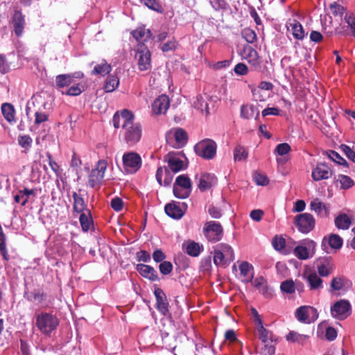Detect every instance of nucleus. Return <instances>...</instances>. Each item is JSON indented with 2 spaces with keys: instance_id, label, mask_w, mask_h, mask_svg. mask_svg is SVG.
<instances>
[{
  "instance_id": "1a4fd4ad",
  "label": "nucleus",
  "mask_w": 355,
  "mask_h": 355,
  "mask_svg": "<svg viewBox=\"0 0 355 355\" xmlns=\"http://www.w3.org/2000/svg\"><path fill=\"white\" fill-rule=\"evenodd\" d=\"M142 135L141 125L139 123H132L131 125L123 130L124 141L129 146H132L141 139Z\"/></svg>"
},
{
  "instance_id": "393cba45",
  "label": "nucleus",
  "mask_w": 355,
  "mask_h": 355,
  "mask_svg": "<svg viewBox=\"0 0 355 355\" xmlns=\"http://www.w3.org/2000/svg\"><path fill=\"white\" fill-rule=\"evenodd\" d=\"M241 279L244 283L252 282L254 277L253 267L247 261H243L239 265Z\"/></svg>"
},
{
  "instance_id": "cd10ccee",
  "label": "nucleus",
  "mask_w": 355,
  "mask_h": 355,
  "mask_svg": "<svg viewBox=\"0 0 355 355\" xmlns=\"http://www.w3.org/2000/svg\"><path fill=\"white\" fill-rule=\"evenodd\" d=\"M1 111L4 119L10 124L16 123L15 110L10 103H4L1 106Z\"/></svg>"
},
{
  "instance_id": "aec40b11",
  "label": "nucleus",
  "mask_w": 355,
  "mask_h": 355,
  "mask_svg": "<svg viewBox=\"0 0 355 355\" xmlns=\"http://www.w3.org/2000/svg\"><path fill=\"white\" fill-rule=\"evenodd\" d=\"M187 209L185 203L177 204L175 202L167 204L165 206L164 210L166 214L171 218L175 219L181 218Z\"/></svg>"
},
{
  "instance_id": "f257e3e1",
  "label": "nucleus",
  "mask_w": 355,
  "mask_h": 355,
  "mask_svg": "<svg viewBox=\"0 0 355 355\" xmlns=\"http://www.w3.org/2000/svg\"><path fill=\"white\" fill-rule=\"evenodd\" d=\"M234 259V250L230 245L221 243L214 248V263L216 266H225Z\"/></svg>"
},
{
  "instance_id": "f3484780",
  "label": "nucleus",
  "mask_w": 355,
  "mask_h": 355,
  "mask_svg": "<svg viewBox=\"0 0 355 355\" xmlns=\"http://www.w3.org/2000/svg\"><path fill=\"white\" fill-rule=\"evenodd\" d=\"M302 277L308 282L311 290H318L323 287V281L315 270L306 268L304 271Z\"/></svg>"
},
{
  "instance_id": "6e6d98bb",
  "label": "nucleus",
  "mask_w": 355,
  "mask_h": 355,
  "mask_svg": "<svg viewBox=\"0 0 355 355\" xmlns=\"http://www.w3.org/2000/svg\"><path fill=\"white\" fill-rule=\"evenodd\" d=\"M259 338L263 343H266L270 339V332L266 329L263 324L257 326Z\"/></svg>"
},
{
  "instance_id": "dca6fc26",
  "label": "nucleus",
  "mask_w": 355,
  "mask_h": 355,
  "mask_svg": "<svg viewBox=\"0 0 355 355\" xmlns=\"http://www.w3.org/2000/svg\"><path fill=\"white\" fill-rule=\"evenodd\" d=\"M332 175L333 171L327 164L319 163L313 168L311 177L314 181H320L331 178Z\"/></svg>"
},
{
  "instance_id": "a211bd4d",
  "label": "nucleus",
  "mask_w": 355,
  "mask_h": 355,
  "mask_svg": "<svg viewBox=\"0 0 355 355\" xmlns=\"http://www.w3.org/2000/svg\"><path fill=\"white\" fill-rule=\"evenodd\" d=\"M83 76L84 74L81 71L58 75L55 77V85L59 88H63L70 85L75 79H81Z\"/></svg>"
},
{
  "instance_id": "5fc2aeb1",
  "label": "nucleus",
  "mask_w": 355,
  "mask_h": 355,
  "mask_svg": "<svg viewBox=\"0 0 355 355\" xmlns=\"http://www.w3.org/2000/svg\"><path fill=\"white\" fill-rule=\"evenodd\" d=\"M79 220L83 230L84 232L88 231L91 225V218L89 216L85 213H82L80 216Z\"/></svg>"
},
{
  "instance_id": "4468645a",
  "label": "nucleus",
  "mask_w": 355,
  "mask_h": 355,
  "mask_svg": "<svg viewBox=\"0 0 355 355\" xmlns=\"http://www.w3.org/2000/svg\"><path fill=\"white\" fill-rule=\"evenodd\" d=\"M351 313V305L347 300H340L331 307V315L337 319H345Z\"/></svg>"
},
{
  "instance_id": "bf43d9fd",
  "label": "nucleus",
  "mask_w": 355,
  "mask_h": 355,
  "mask_svg": "<svg viewBox=\"0 0 355 355\" xmlns=\"http://www.w3.org/2000/svg\"><path fill=\"white\" fill-rule=\"evenodd\" d=\"M140 2L141 4L153 10L159 11L161 9L160 5L155 0H140Z\"/></svg>"
},
{
  "instance_id": "20e7f679",
  "label": "nucleus",
  "mask_w": 355,
  "mask_h": 355,
  "mask_svg": "<svg viewBox=\"0 0 355 355\" xmlns=\"http://www.w3.org/2000/svg\"><path fill=\"white\" fill-rule=\"evenodd\" d=\"M164 160L174 173L184 170L188 166L187 158L182 152H170L165 155Z\"/></svg>"
},
{
  "instance_id": "09e8293b",
  "label": "nucleus",
  "mask_w": 355,
  "mask_h": 355,
  "mask_svg": "<svg viewBox=\"0 0 355 355\" xmlns=\"http://www.w3.org/2000/svg\"><path fill=\"white\" fill-rule=\"evenodd\" d=\"M281 290L286 293H293L295 291L294 282L291 279L286 280L281 284Z\"/></svg>"
},
{
  "instance_id": "39448f33",
  "label": "nucleus",
  "mask_w": 355,
  "mask_h": 355,
  "mask_svg": "<svg viewBox=\"0 0 355 355\" xmlns=\"http://www.w3.org/2000/svg\"><path fill=\"white\" fill-rule=\"evenodd\" d=\"M135 58L140 71H148L151 68V53L144 44H138L135 49Z\"/></svg>"
},
{
  "instance_id": "2eb2a0df",
  "label": "nucleus",
  "mask_w": 355,
  "mask_h": 355,
  "mask_svg": "<svg viewBox=\"0 0 355 355\" xmlns=\"http://www.w3.org/2000/svg\"><path fill=\"white\" fill-rule=\"evenodd\" d=\"M315 247V242L306 241L303 244L296 246L293 253L298 259L305 260L313 256Z\"/></svg>"
},
{
  "instance_id": "052dcab7",
  "label": "nucleus",
  "mask_w": 355,
  "mask_h": 355,
  "mask_svg": "<svg viewBox=\"0 0 355 355\" xmlns=\"http://www.w3.org/2000/svg\"><path fill=\"white\" fill-rule=\"evenodd\" d=\"M32 139L28 135L19 136L18 138L19 144L24 148H29L31 146Z\"/></svg>"
},
{
  "instance_id": "473e14b6",
  "label": "nucleus",
  "mask_w": 355,
  "mask_h": 355,
  "mask_svg": "<svg viewBox=\"0 0 355 355\" xmlns=\"http://www.w3.org/2000/svg\"><path fill=\"white\" fill-rule=\"evenodd\" d=\"M335 225L338 229L347 230L352 225V218L346 214H341L335 218Z\"/></svg>"
},
{
  "instance_id": "e2e57ef3",
  "label": "nucleus",
  "mask_w": 355,
  "mask_h": 355,
  "mask_svg": "<svg viewBox=\"0 0 355 355\" xmlns=\"http://www.w3.org/2000/svg\"><path fill=\"white\" fill-rule=\"evenodd\" d=\"M159 271L162 274L168 275L173 270V265L170 261H162L159 266Z\"/></svg>"
},
{
  "instance_id": "0e129e2a",
  "label": "nucleus",
  "mask_w": 355,
  "mask_h": 355,
  "mask_svg": "<svg viewBox=\"0 0 355 355\" xmlns=\"http://www.w3.org/2000/svg\"><path fill=\"white\" fill-rule=\"evenodd\" d=\"M290 150L291 147L287 143L279 144L275 148V151L279 155H286Z\"/></svg>"
},
{
  "instance_id": "4be33fe9",
  "label": "nucleus",
  "mask_w": 355,
  "mask_h": 355,
  "mask_svg": "<svg viewBox=\"0 0 355 355\" xmlns=\"http://www.w3.org/2000/svg\"><path fill=\"white\" fill-rule=\"evenodd\" d=\"M310 209L318 216L322 218L327 217L329 214V206L324 204L317 198L311 202Z\"/></svg>"
},
{
  "instance_id": "3c124183",
  "label": "nucleus",
  "mask_w": 355,
  "mask_h": 355,
  "mask_svg": "<svg viewBox=\"0 0 355 355\" xmlns=\"http://www.w3.org/2000/svg\"><path fill=\"white\" fill-rule=\"evenodd\" d=\"M285 239L282 236H275L272 241L273 248L277 251H282L285 248Z\"/></svg>"
},
{
  "instance_id": "de8ad7c7",
  "label": "nucleus",
  "mask_w": 355,
  "mask_h": 355,
  "mask_svg": "<svg viewBox=\"0 0 355 355\" xmlns=\"http://www.w3.org/2000/svg\"><path fill=\"white\" fill-rule=\"evenodd\" d=\"M173 194L174 196L180 199L187 198L189 196L191 189H187L183 187H178L175 184H173Z\"/></svg>"
},
{
  "instance_id": "338daca9",
  "label": "nucleus",
  "mask_w": 355,
  "mask_h": 355,
  "mask_svg": "<svg viewBox=\"0 0 355 355\" xmlns=\"http://www.w3.org/2000/svg\"><path fill=\"white\" fill-rule=\"evenodd\" d=\"M330 9L334 15H343L345 11L343 6L336 3L331 4Z\"/></svg>"
},
{
  "instance_id": "9d476101",
  "label": "nucleus",
  "mask_w": 355,
  "mask_h": 355,
  "mask_svg": "<svg viewBox=\"0 0 355 355\" xmlns=\"http://www.w3.org/2000/svg\"><path fill=\"white\" fill-rule=\"evenodd\" d=\"M107 167V163L105 160L101 159L97 162L95 168L92 170L89 175L88 182L92 187L94 188L101 184L104 178Z\"/></svg>"
},
{
  "instance_id": "6e6552de",
  "label": "nucleus",
  "mask_w": 355,
  "mask_h": 355,
  "mask_svg": "<svg viewBox=\"0 0 355 355\" xmlns=\"http://www.w3.org/2000/svg\"><path fill=\"white\" fill-rule=\"evenodd\" d=\"M297 320L302 323L310 324L318 318L317 309L311 306H302L295 313Z\"/></svg>"
},
{
  "instance_id": "69168bd1",
  "label": "nucleus",
  "mask_w": 355,
  "mask_h": 355,
  "mask_svg": "<svg viewBox=\"0 0 355 355\" xmlns=\"http://www.w3.org/2000/svg\"><path fill=\"white\" fill-rule=\"evenodd\" d=\"M110 205L116 211H120L123 209V202L120 198L116 197L111 200Z\"/></svg>"
},
{
  "instance_id": "49530a36",
  "label": "nucleus",
  "mask_w": 355,
  "mask_h": 355,
  "mask_svg": "<svg viewBox=\"0 0 355 355\" xmlns=\"http://www.w3.org/2000/svg\"><path fill=\"white\" fill-rule=\"evenodd\" d=\"M336 181L340 182V187L343 189H348L354 185L352 179L345 175H338Z\"/></svg>"
},
{
  "instance_id": "bb28decb",
  "label": "nucleus",
  "mask_w": 355,
  "mask_h": 355,
  "mask_svg": "<svg viewBox=\"0 0 355 355\" xmlns=\"http://www.w3.org/2000/svg\"><path fill=\"white\" fill-rule=\"evenodd\" d=\"M137 270L139 274L151 281H156L158 279L157 271L151 266L145 264H137Z\"/></svg>"
},
{
  "instance_id": "c756f323",
  "label": "nucleus",
  "mask_w": 355,
  "mask_h": 355,
  "mask_svg": "<svg viewBox=\"0 0 355 355\" xmlns=\"http://www.w3.org/2000/svg\"><path fill=\"white\" fill-rule=\"evenodd\" d=\"M349 286V281L342 277H334L330 284V292L343 291Z\"/></svg>"
},
{
  "instance_id": "c03bdc74",
  "label": "nucleus",
  "mask_w": 355,
  "mask_h": 355,
  "mask_svg": "<svg viewBox=\"0 0 355 355\" xmlns=\"http://www.w3.org/2000/svg\"><path fill=\"white\" fill-rule=\"evenodd\" d=\"M248 153L243 146H236L234 150V159L235 162H241L245 160Z\"/></svg>"
},
{
  "instance_id": "6ab92c4d",
  "label": "nucleus",
  "mask_w": 355,
  "mask_h": 355,
  "mask_svg": "<svg viewBox=\"0 0 355 355\" xmlns=\"http://www.w3.org/2000/svg\"><path fill=\"white\" fill-rule=\"evenodd\" d=\"M170 106V101L166 95L159 96L152 104V112L154 114H165Z\"/></svg>"
},
{
  "instance_id": "f03ea898",
  "label": "nucleus",
  "mask_w": 355,
  "mask_h": 355,
  "mask_svg": "<svg viewBox=\"0 0 355 355\" xmlns=\"http://www.w3.org/2000/svg\"><path fill=\"white\" fill-rule=\"evenodd\" d=\"M58 324V318L51 313L42 312L35 316V325L43 334L50 335Z\"/></svg>"
},
{
  "instance_id": "c9c22d12",
  "label": "nucleus",
  "mask_w": 355,
  "mask_h": 355,
  "mask_svg": "<svg viewBox=\"0 0 355 355\" xmlns=\"http://www.w3.org/2000/svg\"><path fill=\"white\" fill-rule=\"evenodd\" d=\"M72 197L73 199V209L77 213L83 212L85 208L86 205L81 195L76 192H73Z\"/></svg>"
},
{
  "instance_id": "412c9836",
  "label": "nucleus",
  "mask_w": 355,
  "mask_h": 355,
  "mask_svg": "<svg viewBox=\"0 0 355 355\" xmlns=\"http://www.w3.org/2000/svg\"><path fill=\"white\" fill-rule=\"evenodd\" d=\"M154 295L156 298V306L157 310L164 315H166L168 313V303L166 296L163 291L157 288L154 291Z\"/></svg>"
},
{
  "instance_id": "9b49d317",
  "label": "nucleus",
  "mask_w": 355,
  "mask_h": 355,
  "mask_svg": "<svg viewBox=\"0 0 355 355\" xmlns=\"http://www.w3.org/2000/svg\"><path fill=\"white\" fill-rule=\"evenodd\" d=\"M205 237L210 242H217L223 237V228L220 224L216 221H209L203 227Z\"/></svg>"
},
{
  "instance_id": "a18cd8bd",
  "label": "nucleus",
  "mask_w": 355,
  "mask_h": 355,
  "mask_svg": "<svg viewBox=\"0 0 355 355\" xmlns=\"http://www.w3.org/2000/svg\"><path fill=\"white\" fill-rule=\"evenodd\" d=\"M174 184L187 189H191V182L187 175H180L178 176Z\"/></svg>"
},
{
  "instance_id": "ea45409f",
  "label": "nucleus",
  "mask_w": 355,
  "mask_h": 355,
  "mask_svg": "<svg viewBox=\"0 0 355 355\" xmlns=\"http://www.w3.org/2000/svg\"><path fill=\"white\" fill-rule=\"evenodd\" d=\"M245 53H247L245 59L252 65L257 67L259 64V56L257 51L252 47H248L245 49Z\"/></svg>"
},
{
  "instance_id": "4c0bfd02",
  "label": "nucleus",
  "mask_w": 355,
  "mask_h": 355,
  "mask_svg": "<svg viewBox=\"0 0 355 355\" xmlns=\"http://www.w3.org/2000/svg\"><path fill=\"white\" fill-rule=\"evenodd\" d=\"M119 85V79L116 75L109 76L105 81L104 89L106 92L114 91Z\"/></svg>"
},
{
  "instance_id": "13d9d810",
  "label": "nucleus",
  "mask_w": 355,
  "mask_h": 355,
  "mask_svg": "<svg viewBox=\"0 0 355 355\" xmlns=\"http://www.w3.org/2000/svg\"><path fill=\"white\" fill-rule=\"evenodd\" d=\"M345 21L351 28L354 37H355V17L352 13H346L344 17Z\"/></svg>"
},
{
  "instance_id": "864d4df0",
  "label": "nucleus",
  "mask_w": 355,
  "mask_h": 355,
  "mask_svg": "<svg viewBox=\"0 0 355 355\" xmlns=\"http://www.w3.org/2000/svg\"><path fill=\"white\" fill-rule=\"evenodd\" d=\"M83 86L80 84L71 86L65 92H62V94L76 96L80 95L83 92Z\"/></svg>"
},
{
  "instance_id": "603ef678",
  "label": "nucleus",
  "mask_w": 355,
  "mask_h": 355,
  "mask_svg": "<svg viewBox=\"0 0 355 355\" xmlns=\"http://www.w3.org/2000/svg\"><path fill=\"white\" fill-rule=\"evenodd\" d=\"M242 36L248 43H253L257 40L256 33L250 28L243 29Z\"/></svg>"
},
{
  "instance_id": "58836bf2",
  "label": "nucleus",
  "mask_w": 355,
  "mask_h": 355,
  "mask_svg": "<svg viewBox=\"0 0 355 355\" xmlns=\"http://www.w3.org/2000/svg\"><path fill=\"white\" fill-rule=\"evenodd\" d=\"M309 336L300 334L295 331H291L287 336L286 339L289 342L297 343L300 345H304L309 339Z\"/></svg>"
},
{
  "instance_id": "423d86ee",
  "label": "nucleus",
  "mask_w": 355,
  "mask_h": 355,
  "mask_svg": "<svg viewBox=\"0 0 355 355\" xmlns=\"http://www.w3.org/2000/svg\"><path fill=\"white\" fill-rule=\"evenodd\" d=\"M167 144L175 148L184 146L187 141V132L182 128H174L166 134Z\"/></svg>"
},
{
  "instance_id": "8fccbe9b",
  "label": "nucleus",
  "mask_w": 355,
  "mask_h": 355,
  "mask_svg": "<svg viewBox=\"0 0 355 355\" xmlns=\"http://www.w3.org/2000/svg\"><path fill=\"white\" fill-rule=\"evenodd\" d=\"M253 180L257 185L266 186L268 184V178L263 173L254 172L253 173Z\"/></svg>"
},
{
  "instance_id": "774afa93",
  "label": "nucleus",
  "mask_w": 355,
  "mask_h": 355,
  "mask_svg": "<svg viewBox=\"0 0 355 355\" xmlns=\"http://www.w3.org/2000/svg\"><path fill=\"white\" fill-rule=\"evenodd\" d=\"M342 149L347 157L355 163V152L347 145H342Z\"/></svg>"
},
{
  "instance_id": "a878e982",
  "label": "nucleus",
  "mask_w": 355,
  "mask_h": 355,
  "mask_svg": "<svg viewBox=\"0 0 355 355\" xmlns=\"http://www.w3.org/2000/svg\"><path fill=\"white\" fill-rule=\"evenodd\" d=\"M241 117L244 119H251L254 118L257 119L259 116V110L258 107L252 104H245L241 107Z\"/></svg>"
},
{
  "instance_id": "37998d69",
  "label": "nucleus",
  "mask_w": 355,
  "mask_h": 355,
  "mask_svg": "<svg viewBox=\"0 0 355 355\" xmlns=\"http://www.w3.org/2000/svg\"><path fill=\"white\" fill-rule=\"evenodd\" d=\"M6 235L4 234L3 230L0 226V252L3 259L5 261H8L10 259V256L6 248Z\"/></svg>"
},
{
  "instance_id": "f8f14e48",
  "label": "nucleus",
  "mask_w": 355,
  "mask_h": 355,
  "mask_svg": "<svg viewBox=\"0 0 355 355\" xmlns=\"http://www.w3.org/2000/svg\"><path fill=\"white\" fill-rule=\"evenodd\" d=\"M295 223L300 232L309 233L313 229L315 221L311 214L304 213L295 216Z\"/></svg>"
},
{
  "instance_id": "4d7b16f0",
  "label": "nucleus",
  "mask_w": 355,
  "mask_h": 355,
  "mask_svg": "<svg viewBox=\"0 0 355 355\" xmlns=\"http://www.w3.org/2000/svg\"><path fill=\"white\" fill-rule=\"evenodd\" d=\"M35 125H40L49 119V116L42 111H37L35 114Z\"/></svg>"
},
{
  "instance_id": "79ce46f5",
  "label": "nucleus",
  "mask_w": 355,
  "mask_h": 355,
  "mask_svg": "<svg viewBox=\"0 0 355 355\" xmlns=\"http://www.w3.org/2000/svg\"><path fill=\"white\" fill-rule=\"evenodd\" d=\"M111 66L109 64H107L105 60H103L101 64H96L94 67L92 73L105 76L106 74H108L111 71Z\"/></svg>"
},
{
  "instance_id": "72a5a7b5",
  "label": "nucleus",
  "mask_w": 355,
  "mask_h": 355,
  "mask_svg": "<svg viewBox=\"0 0 355 355\" xmlns=\"http://www.w3.org/2000/svg\"><path fill=\"white\" fill-rule=\"evenodd\" d=\"M193 107L200 110L202 114H209V105L206 99L201 95L197 96L193 103Z\"/></svg>"
},
{
  "instance_id": "5701e85b",
  "label": "nucleus",
  "mask_w": 355,
  "mask_h": 355,
  "mask_svg": "<svg viewBox=\"0 0 355 355\" xmlns=\"http://www.w3.org/2000/svg\"><path fill=\"white\" fill-rule=\"evenodd\" d=\"M12 23L14 27V31L17 36L20 37L23 34L25 19L24 16L19 10H15L12 19Z\"/></svg>"
},
{
  "instance_id": "0eeeda50",
  "label": "nucleus",
  "mask_w": 355,
  "mask_h": 355,
  "mask_svg": "<svg viewBox=\"0 0 355 355\" xmlns=\"http://www.w3.org/2000/svg\"><path fill=\"white\" fill-rule=\"evenodd\" d=\"M123 167L128 173L137 172L141 166V159L139 154L135 152H128L123 154L122 157Z\"/></svg>"
},
{
  "instance_id": "ddd939ff",
  "label": "nucleus",
  "mask_w": 355,
  "mask_h": 355,
  "mask_svg": "<svg viewBox=\"0 0 355 355\" xmlns=\"http://www.w3.org/2000/svg\"><path fill=\"white\" fill-rule=\"evenodd\" d=\"M134 122V115L128 110H123L120 113L117 112L113 116L114 127L115 128H121L123 130Z\"/></svg>"
},
{
  "instance_id": "e433bc0d",
  "label": "nucleus",
  "mask_w": 355,
  "mask_h": 355,
  "mask_svg": "<svg viewBox=\"0 0 355 355\" xmlns=\"http://www.w3.org/2000/svg\"><path fill=\"white\" fill-rule=\"evenodd\" d=\"M33 193V190L24 189L19 190L15 196L14 199L15 202L21 203V205H25L28 201L29 196Z\"/></svg>"
},
{
  "instance_id": "a19ab883",
  "label": "nucleus",
  "mask_w": 355,
  "mask_h": 355,
  "mask_svg": "<svg viewBox=\"0 0 355 355\" xmlns=\"http://www.w3.org/2000/svg\"><path fill=\"white\" fill-rule=\"evenodd\" d=\"M291 27L292 34L297 40H302L304 37V31L302 26L297 21H294L290 24Z\"/></svg>"
},
{
  "instance_id": "b1692460",
  "label": "nucleus",
  "mask_w": 355,
  "mask_h": 355,
  "mask_svg": "<svg viewBox=\"0 0 355 355\" xmlns=\"http://www.w3.org/2000/svg\"><path fill=\"white\" fill-rule=\"evenodd\" d=\"M334 270V265L329 258L320 259L317 263V270L320 276L327 277Z\"/></svg>"
},
{
  "instance_id": "7c9ffc66",
  "label": "nucleus",
  "mask_w": 355,
  "mask_h": 355,
  "mask_svg": "<svg viewBox=\"0 0 355 355\" xmlns=\"http://www.w3.org/2000/svg\"><path fill=\"white\" fill-rule=\"evenodd\" d=\"M133 37L139 42V44H144L151 36L150 30L144 27H139L132 32Z\"/></svg>"
},
{
  "instance_id": "f704fd0d",
  "label": "nucleus",
  "mask_w": 355,
  "mask_h": 355,
  "mask_svg": "<svg viewBox=\"0 0 355 355\" xmlns=\"http://www.w3.org/2000/svg\"><path fill=\"white\" fill-rule=\"evenodd\" d=\"M326 242L328 243L331 248L338 250L343 246V240L339 235L332 234L329 235L327 240H326V239H323L322 245H324Z\"/></svg>"
},
{
  "instance_id": "680f3d73",
  "label": "nucleus",
  "mask_w": 355,
  "mask_h": 355,
  "mask_svg": "<svg viewBox=\"0 0 355 355\" xmlns=\"http://www.w3.org/2000/svg\"><path fill=\"white\" fill-rule=\"evenodd\" d=\"M209 3L215 10H225L227 6L225 0H209Z\"/></svg>"
},
{
  "instance_id": "7ed1b4c3",
  "label": "nucleus",
  "mask_w": 355,
  "mask_h": 355,
  "mask_svg": "<svg viewBox=\"0 0 355 355\" xmlns=\"http://www.w3.org/2000/svg\"><path fill=\"white\" fill-rule=\"evenodd\" d=\"M216 142L209 139L202 140L194 146L196 154L205 159H212L216 156Z\"/></svg>"
},
{
  "instance_id": "c85d7f7f",
  "label": "nucleus",
  "mask_w": 355,
  "mask_h": 355,
  "mask_svg": "<svg viewBox=\"0 0 355 355\" xmlns=\"http://www.w3.org/2000/svg\"><path fill=\"white\" fill-rule=\"evenodd\" d=\"M216 182V177L211 174H203L200 176L198 182V188L201 191L210 189Z\"/></svg>"
},
{
  "instance_id": "2f4dec72",
  "label": "nucleus",
  "mask_w": 355,
  "mask_h": 355,
  "mask_svg": "<svg viewBox=\"0 0 355 355\" xmlns=\"http://www.w3.org/2000/svg\"><path fill=\"white\" fill-rule=\"evenodd\" d=\"M186 252L191 257H198L203 250V246L194 241H189L183 244Z\"/></svg>"
}]
</instances>
